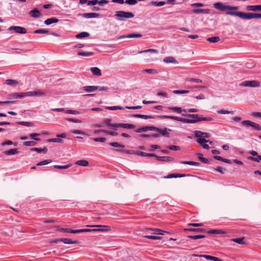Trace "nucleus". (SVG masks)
<instances>
[{"instance_id": "15", "label": "nucleus", "mask_w": 261, "mask_h": 261, "mask_svg": "<svg viewBox=\"0 0 261 261\" xmlns=\"http://www.w3.org/2000/svg\"><path fill=\"white\" fill-rule=\"evenodd\" d=\"M29 14L32 17L39 18L41 15V13L37 9L35 8L30 11Z\"/></svg>"}, {"instance_id": "64", "label": "nucleus", "mask_w": 261, "mask_h": 261, "mask_svg": "<svg viewBox=\"0 0 261 261\" xmlns=\"http://www.w3.org/2000/svg\"><path fill=\"white\" fill-rule=\"evenodd\" d=\"M93 141L95 142H105L106 141V138H95L93 139Z\"/></svg>"}, {"instance_id": "42", "label": "nucleus", "mask_w": 261, "mask_h": 261, "mask_svg": "<svg viewBox=\"0 0 261 261\" xmlns=\"http://www.w3.org/2000/svg\"><path fill=\"white\" fill-rule=\"evenodd\" d=\"M188 237L190 239L196 240L198 239H202L205 237L204 235L199 234V235H194V236H188Z\"/></svg>"}, {"instance_id": "49", "label": "nucleus", "mask_w": 261, "mask_h": 261, "mask_svg": "<svg viewBox=\"0 0 261 261\" xmlns=\"http://www.w3.org/2000/svg\"><path fill=\"white\" fill-rule=\"evenodd\" d=\"M174 94H188L189 93V90H175L173 91Z\"/></svg>"}, {"instance_id": "13", "label": "nucleus", "mask_w": 261, "mask_h": 261, "mask_svg": "<svg viewBox=\"0 0 261 261\" xmlns=\"http://www.w3.org/2000/svg\"><path fill=\"white\" fill-rule=\"evenodd\" d=\"M82 89L86 92H92L97 90L98 88L96 86H88L83 87Z\"/></svg>"}, {"instance_id": "16", "label": "nucleus", "mask_w": 261, "mask_h": 261, "mask_svg": "<svg viewBox=\"0 0 261 261\" xmlns=\"http://www.w3.org/2000/svg\"><path fill=\"white\" fill-rule=\"evenodd\" d=\"M23 96L22 93H13L9 95V99L22 98Z\"/></svg>"}, {"instance_id": "37", "label": "nucleus", "mask_w": 261, "mask_h": 261, "mask_svg": "<svg viewBox=\"0 0 261 261\" xmlns=\"http://www.w3.org/2000/svg\"><path fill=\"white\" fill-rule=\"evenodd\" d=\"M197 155L198 156L200 161H201L202 162H203V163H205V164L208 163V159L206 158H203L202 154L198 153L197 154Z\"/></svg>"}, {"instance_id": "48", "label": "nucleus", "mask_w": 261, "mask_h": 261, "mask_svg": "<svg viewBox=\"0 0 261 261\" xmlns=\"http://www.w3.org/2000/svg\"><path fill=\"white\" fill-rule=\"evenodd\" d=\"M52 160H44L43 161L40 162L37 164V166H42V165H45L48 164H49L51 163Z\"/></svg>"}, {"instance_id": "22", "label": "nucleus", "mask_w": 261, "mask_h": 261, "mask_svg": "<svg viewBox=\"0 0 261 261\" xmlns=\"http://www.w3.org/2000/svg\"><path fill=\"white\" fill-rule=\"evenodd\" d=\"M185 231H195L198 232H206V231L203 228H186L184 229Z\"/></svg>"}, {"instance_id": "20", "label": "nucleus", "mask_w": 261, "mask_h": 261, "mask_svg": "<svg viewBox=\"0 0 261 261\" xmlns=\"http://www.w3.org/2000/svg\"><path fill=\"white\" fill-rule=\"evenodd\" d=\"M163 61L166 63H177L175 59L172 57H166L164 59Z\"/></svg>"}, {"instance_id": "57", "label": "nucleus", "mask_w": 261, "mask_h": 261, "mask_svg": "<svg viewBox=\"0 0 261 261\" xmlns=\"http://www.w3.org/2000/svg\"><path fill=\"white\" fill-rule=\"evenodd\" d=\"M144 72L150 73V74H156L158 73V71L154 69H145Z\"/></svg>"}, {"instance_id": "9", "label": "nucleus", "mask_w": 261, "mask_h": 261, "mask_svg": "<svg viewBox=\"0 0 261 261\" xmlns=\"http://www.w3.org/2000/svg\"><path fill=\"white\" fill-rule=\"evenodd\" d=\"M59 242H63L64 243L66 244H77L79 243L78 241H71L70 239L68 238H63L61 239H57L51 241V243H57Z\"/></svg>"}, {"instance_id": "8", "label": "nucleus", "mask_w": 261, "mask_h": 261, "mask_svg": "<svg viewBox=\"0 0 261 261\" xmlns=\"http://www.w3.org/2000/svg\"><path fill=\"white\" fill-rule=\"evenodd\" d=\"M10 31H14L17 34H24L27 33V29L25 28L19 26H11L8 28Z\"/></svg>"}, {"instance_id": "38", "label": "nucleus", "mask_w": 261, "mask_h": 261, "mask_svg": "<svg viewBox=\"0 0 261 261\" xmlns=\"http://www.w3.org/2000/svg\"><path fill=\"white\" fill-rule=\"evenodd\" d=\"M147 230H151L154 231V234H164L163 232H165L166 231H163L161 229H158V228H147Z\"/></svg>"}, {"instance_id": "40", "label": "nucleus", "mask_w": 261, "mask_h": 261, "mask_svg": "<svg viewBox=\"0 0 261 261\" xmlns=\"http://www.w3.org/2000/svg\"><path fill=\"white\" fill-rule=\"evenodd\" d=\"M146 53H153L155 54L158 53V50L155 49H148L146 50L139 51V54Z\"/></svg>"}, {"instance_id": "55", "label": "nucleus", "mask_w": 261, "mask_h": 261, "mask_svg": "<svg viewBox=\"0 0 261 261\" xmlns=\"http://www.w3.org/2000/svg\"><path fill=\"white\" fill-rule=\"evenodd\" d=\"M36 142L33 141H25L23 142V145L26 146H33L35 145Z\"/></svg>"}, {"instance_id": "4", "label": "nucleus", "mask_w": 261, "mask_h": 261, "mask_svg": "<svg viewBox=\"0 0 261 261\" xmlns=\"http://www.w3.org/2000/svg\"><path fill=\"white\" fill-rule=\"evenodd\" d=\"M114 16L117 20L124 21L125 19L133 18L134 14L130 12L118 11L116 12Z\"/></svg>"}, {"instance_id": "60", "label": "nucleus", "mask_w": 261, "mask_h": 261, "mask_svg": "<svg viewBox=\"0 0 261 261\" xmlns=\"http://www.w3.org/2000/svg\"><path fill=\"white\" fill-rule=\"evenodd\" d=\"M167 148L172 150H179L180 149V148L178 146L175 145H171L167 147Z\"/></svg>"}, {"instance_id": "24", "label": "nucleus", "mask_w": 261, "mask_h": 261, "mask_svg": "<svg viewBox=\"0 0 261 261\" xmlns=\"http://www.w3.org/2000/svg\"><path fill=\"white\" fill-rule=\"evenodd\" d=\"M18 152L17 148L11 149L5 151L4 152V154L6 155H13L17 154Z\"/></svg>"}, {"instance_id": "47", "label": "nucleus", "mask_w": 261, "mask_h": 261, "mask_svg": "<svg viewBox=\"0 0 261 261\" xmlns=\"http://www.w3.org/2000/svg\"><path fill=\"white\" fill-rule=\"evenodd\" d=\"M142 36V35L140 33H133L127 35L128 38H140Z\"/></svg>"}, {"instance_id": "14", "label": "nucleus", "mask_w": 261, "mask_h": 261, "mask_svg": "<svg viewBox=\"0 0 261 261\" xmlns=\"http://www.w3.org/2000/svg\"><path fill=\"white\" fill-rule=\"evenodd\" d=\"M246 9L249 11H261V5L247 6Z\"/></svg>"}, {"instance_id": "25", "label": "nucleus", "mask_w": 261, "mask_h": 261, "mask_svg": "<svg viewBox=\"0 0 261 261\" xmlns=\"http://www.w3.org/2000/svg\"><path fill=\"white\" fill-rule=\"evenodd\" d=\"M166 4L165 2L161 1V2H156V1H151L149 2V4L151 5H153L157 7H161L165 5Z\"/></svg>"}, {"instance_id": "2", "label": "nucleus", "mask_w": 261, "mask_h": 261, "mask_svg": "<svg viewBox=\"0 0 261 261\" xmlns=\"http://www.w3.org/2000/svg\"><path fill=\"white\" fill-rule=\"evenodd\" d=\"M183 116L190 117L193 118V119L180 118L177 116L169 117L171 120L181 121L184 123H195L201 121H213V119L212 117H203L198 114H182ZM169 118V117H168Z\"/></svg>"}, {"instance_id": "21", "label": "nucleus", "mask_w": 261, "mask_h": 261, "mask_svg": "<svg viewBox=\"0 0 261 261\" xmlns=\"http://www.w3.org/2000/svg\"><path fill=\"white\" fill-rule=\"evenodd\" d=\"M5 83L8 85L15 87L19 83L17 80L8 79L5 81Z\"/></svg>"}, {"instance_id": "29", "label": "nucleus", "mask_w": 261, "mask_h": 261, "mask_svg": "<svg viewBox=\"0 0 261 261\" xmlns=\"http://www.w3.org/2000/svg\"><path fill=\"white\" fill-rule=\"evenodd\" d=\"M89 36H90V34H89V33L85 32H81V33L77 34L75 36V37L77 39H81V38H85V37H89Z\"/></svg>"}, {"instance_id": "6", "label": "nucleus", "mask_w": 261, "mask_h": 261, "mask_svg": "<svg viewBox=\"0 0 261 261\" xmlns=\"http://www.w3.org/2000/svg\"><path fill=\"white\" fill-rule=\"evenodd\" d=\"M242 124L245 126H251L256 130H261V125L259 124L252 122L250 120H244L241 122Z\"/></svg>"}, {"instance_id": "33", "label": "nucleus", "mask_w": 261, "mask_h": 261, "mask_svg": "<svg viewBox=\"0 0 261 261\" xmlns=\"http://www.w3.org/2000/svg\"><path fill=\"white\" fill-rule=\"evenodd\" d=\"M197 142L200 144H203L204 143H208L210 144H213V142L212 141H210L208 140H206L205 139H204V138H201V139H198L197 140Z\"/></svg>"}, {"instance_id": "17", "label": "nucleus", "mask_w": 261, "mask_h": 261, "mask_svg": "<svg viewBox=\"0 0 261 261\" xmlns=\"http://www.w3.org/2000/svg\"><path fill=\"white\" fill-rule=\"evenodd\" d=\"M59 20L56 17H51L49 18H47L44 21V23L46 25H50L53 23L58 22Z\"/></svg>"}, {"instance_id": "63", "label": "nucleus", "mask_w": 261, "mask_h": 261, "mask_svg": "<svg viewBox=\"0 0 261 261\" xmlns=\"http://www.w3.org/2000/svg\"><path fill=\"white\" fill-rule=\"evenodd\" d=\"M66 113L71 114H79L80 112L77 111L72 110H67L65 111Z\"/></svg>"}, {"instance_id": "28", "label": "nucleus", "mask_w": 261, "mask_h": 261, "mask_svg": "<svg viewBox=\"0 0 261 261\" xmlns=\"http://www.w3.org/2000/svg\"><path fill=\"white\" fill-rule=\"evenodd\" d=\"M209 234H224L225 232L220 229H212L206 231Z\"/></svg>"}, {"instance_id": "53", "label": "nucleus", "mask_w": 261, "mask_h": 261, "mask_svg": "<svg viewBox=\"0 0 261 261\" xmlns=\"http://www.w3.org/2000/svg\"><path fill=\"white\" fill-rule=\"evenodd\" d=\"M48 142L63 143V140L60 138H53L47 140Z\"/></svg>"}, {"instance_id": "27", "label": "nucleus", "mask_w": 261, "mask_h": 261, "mask_svg": "<svg viewBox=\"0 0 261 261\" xmlns=\"http://www.w3.org/2000/svg\"><path fill=\"white\" fill-rule=\"evenodd\" d=\"M158 132H159L160 134H161L163 136L166 137H170V134L167 132V128H165L163 129H160L159 128V130H158Z\"/></svg>"}, {"instance_id": "52", "label": "nucleus", "mask_w": 261, "mask_h": 261, "mask_svg": "<svg viewBox=\"0 0 261 261\" xmlns=\"http://www.w3.org/2000/svg\"><path fill=\"white\" fill-rule=\"evenodd\" d=\"M186 81L187 82H194V83H202V80H201L200 79H194V78H188V79H186Z\"/></svg>"}, {"instance_id": "58", "label": "nucleus", "mask_w": 261, "mask_h": 261, "mask_svg": "<svg viewBox=\"0 0 261 261\" xmlns=\"http://www.w3.org/2000/svg\"><path fill=\"white\" fill-rule=\"evenodd\" d=\"M147 131H148L147 126L141 127V128H138L136 130V132L139 133H142V132H145Z\"/></svg>"}, {"instance_id": "32", "label": "nucleus", "mask_w": 261, "mask_h": 261, "mask_svg": "<svg viewBox=\"0 0 261 261\" xmlns=\"http://www.w3.org/2000/svg\"><path fill=\"white\" fill-rule=\"evenodd\" d=\"M75 164L80 165V166H81L86 167V166H87L88 165L89 163L86 160H81L77 161L75 163Z\"/></svg>"}, {"instance_id": "5", "label": "nucleus", "mask_w": 261, "mask_h": 261, "mask_svg": "<svg viewBox=\"0 0 261 261\" xmlns=\"http://www.w3.org/2000/svg\"><path fill=\"white\" fill-rule=\"evenodd\" d=\"M134 117L140 118L143 119H155V118H160V119H169V117H173V116H167V115H162V116H150V115H145L142 114H135L133 116Z\"/></svg>"}, {"instance_id": "45", "label": "nucleus", "mask_w": 261, "mask_h": 261, "mask_svg": "<svg viewBox=\"0 0 261 261\" xmlns=\"http://www.w3.org/2000/svg\"><path fill=\"white\" fill-rule=\"evenodd\" d=\"M232 241L240 244H245V242L244 241V238H235L232 239Z\"/></svg>"}, {"instance_id": "54", "label": "nucleus", "mask_w": 261, "mask_h": 261, "mask_svg": "<svg viewBox=\"0 0 261 261\" xmlns=\"http://www.w3.org/2000/svg\"><path fill=\"white\" fill-rule=\"evenodd\" d=\"M182 164H187L189 165H192V166H198L199 165V163L198 162H193V161H186L182 162Z\"/></svg>"}, {"instance_id": "43", "label": "nucleus", "mask_w": 261, "mask_h": 261, "mask_svg": "<svg viewBox=\"0 0 261 261\" xmlns=\"http://www.w3.org/2000/svg\"><path fill=\"white\" fill-rule=\"evenodd\" d=\"M71 164H69L68 165H64V166H61V165H54V167L57 169H66L70 167L71 166Z\"/></svg>"}, {"instance_id": "31", "label": "nucleus", "mask_w": 261, "mask_h": 261, "mask_svg": "<svg viewBox=\"0 0 261 261\" xmlns=\"http://www.w3.org/2000/svg\"><path fill=\"white\" fill-rule=\"evenodd\" d=\"M214 158L215 160H217L218 161H222L224 163H226L228 164H231L232 163L231 161L228 159H224L222 157L220 156H214Z\"/></svg>"}, {"instance_id": "62", "label": "nucleus", "mask_w": 261, "mask_h": 261, "mask_svg": "<svg viewBox=\"0 0 261 261\" xmlns=\"http://www.w3.org/2000/svg\"><path fill=\"white\" fill-rule=\"evenodd\" d=\"M98 0L89 1L87 3L88 6H95L98 4Z\"/></svg>"}, {"instance_id": "59", "label": "nucleus", "mask_w": 261, "mask_h": 261, "mask_svg": "<svg viewBox=\"0 0 261 261\" xmlns=\"http://www.w3.org/2000/svg\"><path fill=\"white\" fill-rule=\"evenodd\" d=\"M16 102L15 100L0 101V105L13 104Z\"/></svg>"}, {"instance_id": "35", "label": "nucleus", "mask_w": 261, "mask_h": 261, "mask_svg": "<svg viewBox=\"0 0 261 261\" xmlns=\"http://www.w3.org/2000/svg\"><path fill=\"white\" fill-rule=\"evenodd\" d=\"M207 41L211 43H216L220 40V38L218 36H214L208 38L207 39Z\"/></svg>"}, {"instance_id": "39", "label": "nucleus", "mask_w": 261, "mask_h": 261, "mask_svg": "<svg viewBox=\"0 0 261 261\" xmlns=\"http://www.w3.org/2000/svg\"><path fill=\"white\" fill-rule=\"evenodd\" d=\"M40 136V134L38 133H34V134H31L29 135V137L30 138L36 141H39L40 140L39 138H37V137H38Z\"/></svg>"}, {"instance_id": "7", "label": "nucleus", "mask_w": 261, "mask_h": 261, "mask_svg": "<svg viewBox=\"0 0 261 261\" xmlns=\"http://www.w3.org/2000/svg\"><path fill=\"white\" fill-rule=\"evenodd\" d=\"M240 85L243 87H259L260 83L257 81H245L241 83Z\"/></svg>"}, {"instance_id": "1", "label": "nucleus", "mask_w": 261, "mask_h": 261, "mask_svg": "<svg viewBox=\"0 0 261 261\" xmlns=\"http://www.w3.org/2000/svg\"><path fill=\"white\" fill-rule=\"evenodd\" d=\"M214 7L215 8L222 11L229 10L226 12V14L227 15L236 16L245 20H249L253 18H261V14L232 11L231 10H238L239 9V7L238 6H231L229 5H226L221 2H218L215 3L214 4Z\"/></svg>"}, {"instance_id": "3", "label": "nucleus", "mask_w": 261, "mask_h": 261, "mask_svg": "<svg viewBox=\"0 0 261 261\" xmlns=\"http://www.w3.org/2000/svg\"><path fill=\"white\" fill-rule=\"evenodd\" d=\"M103 123L105 125L109 127H112L114 129L116 130V128L121 127L123 128L133 129L135 128V125L128 123H112V119L107 118L104 119Z\"/></svg>"}, {"instance_id": "61", "label": "nucleus", "mask_w": 261, "mask_h": 261, "mask_svg": "<svg viewBox=\"0 0 261 261\" xmlns=\"http://www.w3.org/2000/svg\"><path fill=\"white\" fill-rule=\"evenodd\" d=\"M145 237L147 239L152 240H160L162 239L161 237L155 236H145Z\"/></svg>"}, {"instance_id": "46", "label": "nucleus", "mask_w": 261, "mask_h": 261, "mask_svg": "<svg viewBox=\"0 0 261 261\" xmlns=\"http://www.w3.org/2000/svg\"><path fill=\"white\" fill-rule=\"evenodd\" d=\"M34 33L35 34H48L49 31L46 29H38L35 30Z\"/></svg>"}, {"instance_id": "41", "label": "nucleus", "mask_w": 261, "mask_h": 261, "mask_svg": "<svg viewBox=\"0 0 261 261\" xmlns=\"http://www.w3.org/2000/svg\"><path fill=\"white\" fill-rule=\"evenodd\" d=\"M125 108L120 106H110L107 107V109L109 110H124Z\"/></svg>"}, {"instance_id": "19", "label": "nucleus", "mask_w": 261, "mask_h": 261, "mask_svg": "<svg viewBox=\"0 0 261 261\" xmlns=\"http://www.w3.org/2000/svg\"><path fill=\"white\" fill-rule=\"evenodd\" d=\"M110 229H81L82 232H92V231H107Z\"/></svg>"}, {"instance_id": "36", "label": "nucleus", "mask_w": 261, "mask_h": 261, "mask_svg": "<svg viewBox=\"0 0 261 261\" xmlns=\"http://www.w3.org/2000/svg\"><path fill=\"white\" fill-rule=\"evenodd\" d=\"M195 137L198 139L203 138V132L200 130H195L194 132Z\"/></svg>"}, {"instance_id": "50", "label": "nucleus", "mask_w": 261, "mask_h": 261, "mask_svg": "<svg viewBox=\"0 0 261 261\" xmlns=\"http://www.w3.org/2000/svg\"><path fill=\"white\" fill-rule=\"evenodd\" d=\"M110 145L114 147H121V148H124V145L122 144H120L118 142H112L110 143Z\"/></svg>"}, {"instance_id": "11", "label": "nucleus", "mask_w": 261, "mask_h": 261, "mask_svg": "<svg viewBox=\"0 0 261 261\" xmlns=\"http://www.w3.org/2000/svg\"><path fill=\"white\" fill-rule=\"evenodd\" d=\"M78 16H82L85 18H97L100 16L99 13H85L79 14Z\"/></svg>"}, {"instance_id": "44", "label": "nucleus", "mask_w": 261, "mask_h": 261, "mask_svg": "<svg viewBox=\"0 0 261 261\" xmlns=\"http://www.w3.org/2000/svg\"><path fill=\"white\" fill-rule=\"evenodd\" d=\"M218 113L220 114H234V112L233 111H227V110H219L218 111Z\"/></svg>"}, {"instance_id": "51", "label": "nucleus", "mask_w": 261, "mask_h": 261, "mask_svg": "<svg viewBox=\"0 0 261 261\" xmlns=\"http://www.w3.org/2000/svg\"><path fill=\"white\" fill-rule=\"evenodd\" d=\"M17 124H20L21 125L26 126H33L32 123L30 122L19 121V122H17Z\"/></svg>"}, {"instance_id": "10", "label": "nucleus", "mask_w": 261, "mask_h": 261, "mask_svg": "<svg viewBox=\"0 0 261 261\" xmlns=\"http://www.w3.org/2000/svg\"><path fill=\"white\" fill-rule=\"evenodd\" d=\"M193 256H198L200 257H204L205 258H206L207 259L213 260V261H223L222 259H221L218 257L211 256L209 255H199V254H193Z\"/></svg>"}, {"instance_id": "12", "label": "nucleus", "mask_w": 261, "mask_h": 261, "mask_svg": "<svg viewBox=\"0 0 261 261\" xmlns=\"http://www.w3.org/2000/svg\"><path fill=\"white\" fill-rule=\"evenodd\" d=\"M155 158L158 161L161 162H170L174 160V158L171 156H160L156 155Z\"/></svg>"}, {"instance_id": "26", "label": "nucleus", "mask_w": 261, "mask_h": 261, "mask_svg": "<svg viewBox=\"0 0 261 261\" xmlns=\"http://www.w3.org/2000/svg\"><path fill=\"white\" fill-rule=\"evenodd\" d=\"M193 12L196 14H199V13L208 14L210 12V10L209 9H196L193 10Z\"/></svg>"}, {"instance_id": "23", "label": "nucleus", "mask_w": 261, "mask_h": 261, "mask_svg": "<svg viewBox=\"0 0 261 261\" xmlns=\"http://www.w3.org/2000/svg\"><path fill=\"white\" fill-rule=\"evenodd\" d=\"M136 154L142 156L155 157L156 155L152 153H147L143 151H136Z\"/></svg>"}, {"instance_id": "30", "label": "nucleus", "mask_w": 261, "mask_h": 261, "mask_svg": "<svg viewBox=\"0 0 261 261\" xmlns=\"http://www.w3.org/2000/svg\"><path fill=\"white\" fill-rule=\"evenodd\" d=\"M168 109L179 114L182 112V109L180 107H169Z\"/></svg>"}, {"instance_id": "56", "label": "nucleus", "mask_w": 261, "mask_h": 261, "mask_svg": "<svg viewBox=\"0 0 261 261\" xmlns=\"http://www.w3.org/2000/svg\"><path fill=\"white\" fill-rule=\"evenodd\" d=\"M257 158H254L252 156H249L248 159L250 160L258 162L259 161H261V155H257Z\"/></svg>"}, {"instance_id": "18", "label": "nucleus", "mask_w": 261, "mask_h": 261, "mask_svg": "<svg viewBox=\"0 0 261 261\" xmlns=\"http://www.w3.org/2000/svg\"><path fill=\"white\" fill-rule=\"evenodd\" d=\"M90 70L92 74L96 76H100L101 72L100 69L98 67H91Z\"/></svg>"}, {"instance_id": "34", "label": "nucleus", "mask_w": 261, "mask_h": 261, "mask_svg": "<svg viewBox=\"0 0 261 261\" xmlns=\"http://www.w3.org/2000/svg\"><path fill=\"white\" fill-rule=\"evenodd\" d=\"M77 55L81 56H91L94 55L93 52H85V51H78L77 53Z\"/></svg>"}]
</instances>
